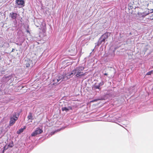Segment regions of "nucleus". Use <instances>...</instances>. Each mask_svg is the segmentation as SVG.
Segmentation results:
<instances>
[{"label":"nucleus","mask_w":153,"mask_h":153,"mask_svg":"<svg viewBox=\"0 0 153 153\" xmlns=\"http://www.w3.org/2000/svg\"><path fill=\"white\" fill-rule=\"evenodd\" d=\"M45 31H46V30H45V29H44V30H43V32H45Z\"/></svg>","instance_id":"nucleus-22"},{"label":"nucleus","mask_w":153,"mask_h":153,"mask_svg":"<svg viewBox=\"0 0 153 153\" xmlns=\"http://www.w3.org/2000/svg\"><path fill=\"white\" fill-rule=\"evenodd\" d=\"M9 46V44L7 42L1 41L0 42V48H7Z\"/></svg>","instance_id":"nucleus-7"},{"label":"nucleus","mask_w":153,"mask_h":153,"mask_svg":"<svg viewBox=\"0 0 153 153\" xmlns=\"http://www.w3.org/2000/svg\"><path fill=\"white\" fill-rule=\"evenodd\" d=\"M18 119V118L16 117V114L15 113L13 115V117H10V120L9 122V125L10 126L13 125Z\"/></svg>","instance_id":"nucleus-5"},{"label":"nucleus","mask_w":153,"mask_h":153,"mask_svg":"<svg viewBox=\"0 0 153 153\" xmlns=\"http://www.w3.org/2000/svg\"><path fill=\"white\" fill-rule=\"evenodd\" d=\"M17 14L16 13L12 12L11 13H10V16L12 19H16L17 17Z\"/></svg>","instance_id":"nucleus-9"},{"label":"nucleus","mask_w":153,"mask_h":153,"mask_svg":"<svg viewBox=\"0 0 153 153\" xmlns=\"http://www.w3.org/2000/svg\"><path fill=\"white\" fill-rule=\"evenodd\" d=\"M84 69V67L82 66L76 67L73 71L72 73L67 76V77L68 78H70L71 75L75 74H76L75 76L78 77L84 76L85 75V74L82 71Z\"/></svg>","instance_id":"nucleus-1"},{"label":"nucleus","mask_w":153,"mask_h":153,"mask_svg":"<svg viewBox=\"0 0 153 153\" xmlns=\"http://www.w3.org/2000/svg\"><path fill=\"white\" fill-rule=\"evenodd\" d=\"M43 132V131L42 129L37 128L31 134V136L32 137L35 136L38 134H41Z\"/></svg>","instance_id":"nucleus-6"},{"label":"nucleus","mask_w":153,"mask_h":153,"mask_svg":"<svg viewBox=\"0 0 153 153\" xmlns=\"http://www.w3.org/2000/svg\"><path fill=\"white\" fill-rule=\"evenodd\" d=\"M25 86H22L21 85L17 87H16L15 88V90L16 91H21V89L22 88V89L25 88Z\"/></svg>","instance_id":"nucleus-12"},{"label":"nucleus","mask_w":153,"mask_h":153,"mask_svg":"<svg viewBox=\"0 0 153 153\" xmlns=\"http://www.w3.org/2000/svg\"><path fill=\"white\" fill-rule=\"evenodd\" d=\"M103 84V82H101L100 83L98 84L97 83H95L94 86V87L95 89H100V86L102 85Z\"/></svg>","instance_id":"nucleus-8"},{"label":"nucleus","mask_w":153,"mask_h":153,"mask_svg":"<svg viewBox=\"0 0 153 153\" xmlns=\"http://www.w3.org/2000/svg\"><path fill=\"white\" fill-rule=\"evenodd\" d=\"M97 100H92V101H91V102H94L96 101Z\"/></svg>","instance_id":"nucleus-20"},{"label":"nucleus","mask_w":153,"mask_h":153,"mask_svg":"<svg viewBox=\"0 0 153 153\" xmlns=\"http://www.w3.org/2000/svg\"><path fill=\"white\" fill-rule=\"evenodd\" d=\"M3 151L1 153H4V151L6 150H7L8 149V147H7V148H6V146H4V147L3 148Z\"/></svg>","instance_id":"nucleus-19"},{"label":"nucleus","mask_w":153,"mask_h":153,"mask_svg":"<svg viewBox=\"0 0 153 153\" xmlns=\"http://www.w3.org/2000/svg\"><path fill=\"white\" fill-rule=\"evenodd\" d=\"M14 49H12V51H11V52H13V51H14Z\"/></svg>","instance_id":"nucleus-24"},{"label":"nucleus","mask_w":153,"mask_h":153,"mask_svg":"<svg viewBox=\"0 0 153 153\" xmlns=\"http://www.w3.org/2000/svg\"><path fill=\"white\" fill-rule=\"evenodd\" d=\"M153 73V70L151 71L147 72L146 74V75H151Z\"/></svg>","instance_id":"nucleus-18"},{"label":"nucleus","mask_w":153,"mask_h":153,"mask_svg":"<svg viewBox=\"0 0 153 153\" xmlns=\"http://www.w3.org/2000/svg\"><path fill=\"white\" fill-rule=\"evenodd\" d=\"M62 111H65L66 112H68L69 110H72V108L71 106H69L68 108L66 107H63L62 108Z\"/></svg>","instance_id":"nucleus-11"},{"label":"nucleus","mask_w":153,"mask_h":153,"mask_svg":"<svg viewBox=\"0 0 153 153\" xmlns=\"http://www.w3.org/2000/svg\"><path fill=\"white\" fill-rule=\"evenodd\" d=\"M110 34V33L108 32H106L103 34L100 38L98 42L97 45H99L101 44L102 42H105V39L108 38Z\"/></svg>","instance_id":"nucleus-4"},{"label":"nucleus","mask_w":153,"mask_h":153,"mask_svg":"<svg viewBox=\"0 0 153 153\" xmlns=\"http://www.w3.org/2000/svg\"><path fill=\"white\" fill-rule=\"evenodd\" d=\"M147 14H146V15H144V16H146V15H147ZM143 16H144V15H143Z\"/></svg>","instance_id":"nucleus-25"},{"label":"nucleus","mask_w":153,"mask_h":153,"mask_svg":"<svg viewBox=\"0 0 153 153\" xmlns=\"http://www.w3.org/2000/svg\"><path fill=\"white\" fill-rule=\"evenodd\" d=\"M15 76V75L14 74H11L9 76H3L2 80L4 82L10 83L14 81Z\"/></svg>","instance_id":"nucleus-3"},{"label":"nucleus","mask_w":153,"mask_h":153,"mask_svg":"<svg viewBox=\"0 0 153 153\" xmlns=\"http://www.w3.org/2000/svg\"><path fill=\"white\" fill-rule=\"evenodd\" d=\"M62 79L61 76H59L57 78H56L54 79L53 81L55 83H56L60 81Z\"/></svg>","instance_id":"nucleus-13"},{"label":"nucleus","mask_w":153,"mask_h":153,"mask_svg":"<svg viewBox=\"0 0 153 153\" xmlns=\"http://www.w3.org/2000/svg\"><path fill=\"white\" fill-rule=\"evenodd\" d=\"M27 118L28 120H32L33 119L32 113L31 112H30L29 115L27 116Z\"/></svg>","instance_id":"nucleus-15"},{"label":"nucleus","mask_w":153,"mask_h":153,"mask_svg":"<svg viewBox=\"0 0 153 153\" xmlns=\"http://www.w3.org/2000/svg\"><path fill=\"white\" fill-rule=\"evenodd\" d=\"M27 33H30V32L28 30H27Z\"/></svg>","instance_id":"nucleus-23"},{"label":"nucleus","mask_w":153,"mask_h":153,"mask_svg":"<svg viewBox=\"0 0 153 153\" xmlns=\"http://www.w3.org/2000/svg\"><path fill=\"white\" fill-rule=\"evenodd\" d=\"M25 88H23V89H21V93H25L26 91H27V87L26 86H24Z\"/></svg>","instance_id":"nucleus-16"},{"label":"nucleus","mask_w":153,"mask_h":153,"mask_svg":"<svg viewBox=\"0 0 153 153\" xmlns=\"http://www.w3.org/2000/svg\"><path fill=\"white\" fill-rule=\"evenodd\" d=\"M25 62L26 67L32 68L35 65L36 61L35 58L33 57L30 59L27 58L25 60Z\"/></svg>","instance_id":"nucleus-2"},{"label":"nucleus","mask_w":153,"mask_h":153,"mask_svg":"<svg viewBox=\"0 0 153 153\" xmlns=\"http://www.w3.org/2000/svg\"><path fill=\"white\" fill-rule=\"evenodd\" d=\"M26 128V126H24L23 128H21L17 132V134H19L22 132Z\"/></svg>","instance_id":"nucleus-14"},{"label":"nucleus","mask_w":153,"mask_h":153,"mask_svg":"<svg viewBox=\"0 0 153 153\" xmlns=\"http://www.w3.org/2000/svg\"><path fill=\"white\" fill-rule=\"evenodd\" d=\"M14 146L13 143V142H12V143H10L7 146V147H8V148L9 147L12 148V147Z\"/></svg>","instance_id":"nucleus-17"},{"label":"nucleus","mask_w":153,"mask_h":153,"mask_svg":"<svg viewBox=\"0 0 153 153\" xmlns=\"http://www.w3.org/2000/svg\"><path fill=\"white\" fill-rule=\"evenodd\" d=\"M16 3L18 5L23 6H24L25 2L23 0H16Z\"/></svg>","instance_id":"nucleus-10"},{"label":"nucleus","mask_w":153,"mask_h":153,"mask_svg":"<svg viewBox=\"0 0 153 153\" xmlns=\"http://www.w3.org/2000/svg\"><path fill=\"white\" fill-rule=\"evenodd\" d=\"M104 75H108V74L107 73H105L104 74Z\"/></svg>","instance_id":"nucleus-21"}]
</instances>
